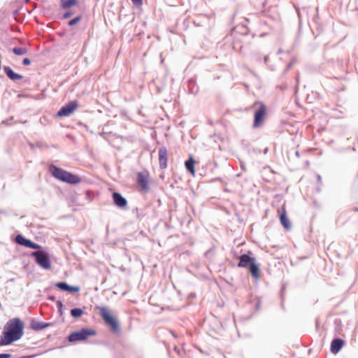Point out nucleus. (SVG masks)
I'll use <instances>...</instances> for the list:
<instances>
[{
	"label": "nucleus",
	"instance_id": "7",
	"mask_svg": "<svg viewBox=\"0 0 358 358\" xmlns=\"http://www.w3.org/2000/svg\"><path fill=\"white\" fill-rule=\"evenodd\" d=\"M78 104L76 101L69 102L64 106L57 113L58 117H66L72 114L78 108Z\"/></svg>",
	"mask_w": 358,
	"mask_h": 358
},
{
	"label": "nucleus",
	"instance_id": "13",
	"mask_svg": "<svg viewBox=\"0 0 358 358\" xmlns=\"http://www.w3.org/2000/svg\"><path fill=\"white\" fill-rule=\"evenodd\" d=\"M113 199L114 203L120 208H124L127 205V199L120 193L114 192L113 194Z\"/></svg>",
	"mask_w": 358,
	"mask_h": 358
},
{
	"label": "nucleus",
	"instance_id": "17",
	"mask_svg": "<svg viewBox=\"0 0 358 358\" xmlns=\"http://www.w3.org/2000/svg\"><path fill=\"white\" fill-rule=\"evenodd\" d=\"M30 326L31 327L32 329L35 330V331H40V330H42L50 326V324L49 323H45V322H38V321H32L31 323H30Z\"/></svg>",
	"mask_w": 358,
	"mask_h": 358
},
{
	"label": "nucleus",
	"instance_id": "3",
	"mask_svg": "<svg viewBox=\"0 0 358 358\" xmlns=\"http://www.w3.org/2000/svg\"><path fill=\"white\" fill-rule=\"evenodd\" d=\"M252 108H256L254 114L253 127L258 128L261 127L266 119L267 115V107L262 101H255L252 104Z\"/></svg>",
	"mask_w": 358,
	"mask_h": 358
},
{
	"label": "nucleus",
	"instance_id": "22",
	"mask_svg": "<svg viewBox=\"0 0 358 358\" xmlns=\"http://www.w3.org/2000/svg\"><path fill=\"white\" fill-rule=\"evenodd\" d=\"M13 52L17 55H23L27 53V50L23 48H14Z\"/></svg>",
	"mask_w": 358,
	"mask_h": 358
},
{
	"label": "nucleus",
	"instance_id": "2",
	"mask_svg": "<svg viewBox=\"0 0 358 358\" xmlns=\"http://www.w3.org/2000/svg\"><path fill=\"white\" fill-rule=\"evenodd\" d=\"M50 171L57 180L69 184H78L81 181L80 178L78 176L54 165H51L50 166Z\"/></svg>",
	"mask_w": 358,
	"mask_h": 358
},
{
	"label": "nucleus",
	"instance_id": "21",
	"mask_svg": "<svg viewBox=\"0 0 358 358\" xmlns=\"http://www.w3.org/2000/svg\"><path fill=\"white\" fill-rule=\"evenodd\" d=\"M71 315L73 317H80L83 315V310L80 308H73L71 310Z\"/></svg>",
	"mask_w": 358,
	"mask_h": 358
},
{
	"label": "nucleus",
	"instance_id": "25",
	"mask_svg": "<svg viewBox=\"0 0 358 358\" xmlns=\"http://www.w3.org/2000/svg\"><path fill=\"white\" fill-rule=\"evenodd\" d=\"M30 63H31V61H30V59H28V58H24V59H23L22 64H23L24 66H28V65H29V64H30Z\"/></svg>",
	"mask_w": 358,
	"mask_h": 358
},
{
	"label": "nucleus",
	"instance_id": "15",
	"mask_svg": "<svg viewBox=\"0 0 358 358\" xmlns=\"http://www.w3.org/2000/svg\"><path fill=\"white\" fill-rule=\"evenodd\" d=\"M239 260L240 261L238 262V266L243 268H245L248 265L250 266L253 262H255L254 259L248 255H241L239 257Z\"/></svg>",
	"mask_w": 358,
	"mask_h": 358
},
{
	"label": "nucleus",
	"instance_id": "24",
	"mask_svg": "<svg viewBox=\"0 0 358 358\" xmlns=\"http://www.w3.org/2000/svg\"><path fill=\"white\" fill-rule=\"evenodd\" d=\"M134 5L141 6L143 4V0H131Z\"/></svg>",
	"mask_w": 358,
	"mask_h": 358
},
{
	"label": "nucleus",
	"instance_id": "11",
	"mask_svg": "<svg viewBox=\"0 0 358 358\" xmlns=\"http://www.w3.org/2000/svg\"><path fill=\"white\" fill-rule=\"evenodd\" d=\"M168 152L165 147H162L159 150V163L161 169H164L167 167Z\"/></svg>",
	"mask_w": 358,
	"mask_h": 358
},
{
	"label": "nucleus",
	"instance_id": "19",
	"mask_svg": "<svg viewBox=\"0 0 358 358\" xmlns=\"http://www.w3.org/2000/svg\"><path fill=\"white\" fill-rule=\"evenodd\" d=\"M250 272L254 278L258 279L259 278V268L255 262L250 265Z\"/></svg>",
	"mask_w": 358,
	"mask_h": 358
},
{
	"label": "nucleus",
	"instance_id": "20",
	"mask_svg": "<svg viewBox=\"0 0 358 358\" xmlns=\"http://www.w3.org/2000/svg\"><path fill=\"white\" fill-rule=\"evenodd\" d=\"M78 3V0H61V7L63 9L69 8Z\"/></svg>",
	"mask_w": 358,
	"mask_h": 358
},
{
	"label": "nucleus",
	"instance_id": "26",
	"mask_svg": "<svg viewBox=\"0 0 358 358\" xmlns=\"http://www.w3.org/2000/svg\"><path fill=\"white\" fill-rule=\"evenodd\" d=\"M10 354H0V358H10Z\"/></svg>",
	"mask_w": 358,
	"mask_h": 358
},
{
	"label": "nucleus",
	"instance_id": "10",
	"mask_svg": "<svg viewBox=\"0 0 358 358\" xmlns=\"http://www.w3.org/2000/svg\"><path fill=\"white\" fill-rule=\"evenodd\" d=\"M149 173L148 171L140 172L137 174V182L143 190H148Z\"/></svg>",
	"mask_w": 358,
	"mask_h": 358
},
{
	"label": "nucleus",
	"instance_id": "27",
	"mask_svg": "<svg viewBox=\"0 0 358 358\" xmlns=\"http://www.w3.org/2000/svg\"><path fill=\"white\" fill-rule=\"evenodd\" d=\"M72 13L71 12H66L64 14V18L66 19L71 16Z\"/></svg>",
	"mask_w": 358,
	"mask_h": 358
},
{
	"label": "nucleus",
	"instance_id": "1",
	"mask_svg": "<svg viewBox=\"0 0 358 358\" xmlns=\"http://www.w3.org/2000/svg\"><path fill=\"white\" fill-rule=\"evenodd\" d=\"M24 324L19 318L10 320L5 326L3 336L0 338V345H7L19 340L23 335Z\"/></svg>",
	"mask_w": 358,
	"mask_h": 358
},
{
	"label": "nucleus",
	"instance_id": "5",
	"mask_svg": "<svg viewBox=\"0 0 358 358\" xmlns=\"http://www.w3.org/2000/svg\"><path fill=\"white\" fill-rule=\"evenodd\" d=\"M31 255L35 257L36 262L43 268L50 269L51 268L50 255L45 251L38 250L33 252Z\"/></svg>",
	"mask_w": 358,
	"mask_h": 358
},
{
	"label": "nucleus",
	"instance_id": "14",
	"mask_svg": "<svg viewBox=\"0 0 358 358\" xmlns=\"http://www.w3.org/2000/svg\"><path fill=\"white\" fill-rule=\"evenodd\" d=\"M55 286L59 288L62 290L71 292H78L80 291V288L78 287L70 286L67 283L64 282H57Z\"/></svg>",
	"mask_w": 358,
	"mask_h": 358
},
{
	"label": "nucleus",
	"instance_id": "6",
	"mask_svg": "<svg viewBox=\"0 0 358 358\" xmlns=\"http://www.w3.org/2000/svg\"><path fill=\"white\" fill-rule=\"evenodd\" d=\"M96 331L88 328H83L80 331L71 333L69 336V342L82 341L86 340L89 336H95Z\"/></svg>",
	"mask_w": 358,
	"mask_h": 358
},
{
	"label": "nucleus",
	"instance_id": "18",
	"mask_svg": "<svg viewBox=\"0 0 358 358\" xmlns=\"http://www.w3.org/2000/svg\"><path fill=\"white\" fill-rule=\"evenodd\" d=\"M185 167H186L187 170L189 171L192 176H194V174H195V169H194L195 161H194L193 157L190 156L189 159L185 162Z\"/></svg>",
	"mask_w": 358,
	"mask_h": 358
},
{
	"label": "nucleus",
	"instance_id": "8",
	"mask_svg": "<svg viewBox=\"0 0 358 358\" xmlns=\"http://www.w3.org/2000/svg\"><path fill=\"white\" fill-rule=\"evenodd\" d=\"M15 241L19 245L32 249H41V246L25 238L23 236L19 234L15 237Z\"/></svg>",
	"mask_w": 358,
	"mask_h": 358
},
{
	"label": "nucleus",
	"instance_id": "23",
	"mask_svg": "<svg viewBox=\"0 0 358 358\" xmlns=\"http://www.w3.org/2000/svg\"><path fill=\"white\" fill-rule=\"evenodd\" d=\"M81 19V17L80 16H78L72 20H71L69 22V26H73L74 24H76V23H78Z\"/></svg>",
	"mask_w": 358,
	"mask_h": 358
},
{
	"label": "nucleus",
	"instance_id": "9",
	"mask_svg": "<svg viewBox=\"0 0 358 358\" xmlns=\"http://www.w3.org/2000/svg\"><path fill=\"white\" fill-rule=\"evenodd\" d=\"M280 223L286 230L291 229V222L287 216V211L285 206H283L281 209L278 210Z\"/></svg>",
	"mask_w": 358,
	"mask_h": 358
},
{
	"label": "nucleus",
	"instance_id": "12",
	"mask_svg": "<svg viewBox=\"0 0 358 358\" xmlns=\"http://www.w3.org/2000/svg\"><path fill=\"white\" fill-rule=\"evenodd\" d=\"M345 341L341 338H335L331 343V352L336 355L344 345Z\"/></svg>",
	"mask_w": 358,
	"mask_h": 358
},
{
	"label": "nucleus",
	"instance_id": "16",
	"mask_svg": "<svg viewBox=\"0 0 358 358\" xmlns=\"http://www.w3.org/2000/svg\"><path fill=\"white\" fill-rule=\"evenodd\" d=\"M4 71L6 76L13 80H20L22 78V76L15 73L10 67L6 66L4 68Z\"/></svg>",
	"mask_w": 358,
	"mask_h": 358
},
{
	"label": "nucleus",
	"instance_id": "4",
	"mask_svg": "<svg viewBox=\"0 0 358 358\" xmlns=\"http://www.w3.org/2000/svg\"><path fill=\"white\" fill-rule=\"evenodd\" d=\"M96 308L99 310V314L106 324L109 325L114 331L118 329V322L115 317L110 314L108 308L103 306H97Z\"/></svg>",
	"mask_w": 358,
	"mask_h": 358
}]
</instances>
